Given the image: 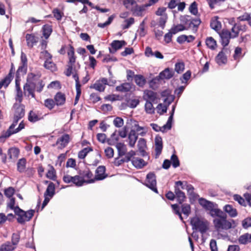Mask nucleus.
<instances>
[{"label": "nucleus", "instance_id": "1", "mask_svg": "<svg viewBox=\"0 0 251 251\" xmlns=\"http://www.w3.org/2000/svg\"><path fill=\"white\" fill-rule=\"evenodd\" d=\"M180 21L184 25L187 26V27H186L184 25L181 24H178L176 25H173L171 29L174 34H175L179 31H182L184 30L191 28L194 33H196L198 31L199 26L201 22L200 18H194L189 15L181 16L180 17Z\"/></svg>", "mask_w": 251, "mask_h": 251}, {"label": "nucleus", "instance_id": "2", "mask_svg": "<svg viewBox=\"0 0 251 251\" xmlns=\"http://www.w3.org/2000/svg\"><path fill=\"white\" fill-rule=\"evenodd\" d=\"M199 202L205 210L209 211V214L212 217H218L220 218L225 214L220 209L215 208V205L217 206V204H214L213 202L209 201L204 198H200Z\"/></svg>", "mask_w": 251, "mask_h": 251}, {"label": "nucleus", "instance_id": "3", "mask_svg": "<svg viewBox=\"0 0 251 251\" xmlns=\"http://www.w3.org/2000/svg\"><path fill=\"white\" fill-rule=\"evenodd\" d=\"M40 77V75L35 74L32 73L28 74L27 75V82L24 86V89L28 92V94L32 98H34L35 97L34 92L36 88L37 82L39 81Z\"/></svg>", "mask_w": 251, "mask_h": 251}, {"label": "nucleus", "instance_id": "4", "mask_svg": "<svg viewBox=\"0 0 251 251\" xmlns=\"http://www.w3.org/2000/svg\"><path fill=\"white\" fill-rule=\"evenodd\" d=\"M190 224L193 230L199 231L202 234L206 232L209 229L208 222L198 217L192 218L190 221Z\"/></svg>", "mask_w": 251, "mask_h": 251}, {"label": "nucleus", "instance_id": "5", "mask_svg": "<svg viewBox=\"0 0 251 251\" xmlns=\"http://www.w3.org/2000/svg\"><path fill=\"white\" fill-rule=\"evenodd\" d=\"M15 214L18 216L17 222L21 225H24L26 222L29 221L34 215L35 210L30 209L26 211L20 207H17Z\"/></svg>", "mask_w": 251, "mask_h": 251}, {"label": "nucleus", "instance_id": "6", "mask_svg": "<svg viewBox=\"0 0 251 251\" xmlns=\"http://www.w3.org/2000/svg\"><path fill=\"white\" fill-rule=\"evenodd\" d=\"M156 183L155 173L152 172L149 173L146 176V180L143 184L155 193L158 194V191L156 187Z\"/></svg>", "mask_w": 251, "mask_h": 251}, {"label": "nucleus", "instance_id": "7", "mask_svg": "<svg viewBox=\"0 0 251 251\" xmlns=\"http://www.w3.org/2000/svg\"><path fill=\"white\" fill-rule=\"evenodd\" d=\"M213 223L217 230L228 229L232 227L231 223L226 220V214L223 215L220 219H215L213 220Z\"/></svg>", "mask_w": 251, "mask_h": 251}, {"label": "nucleus", "instance_id": "8", "mask_svg": "<svg viewBox=\"0 0 251 251\" xmlns=\"http://www.w3.org/2000/svg\"><path fill=\"white\" fill-rule=\"evenodd\" d=\"M174 75L175 71L172 68H167L163 71H161L158 75L152 79L151 82L156 83V81L160 80L170 79L173 77Z\"/></svg>", "mask_w": 251, "mask_h": 251}, {"label": "nucleus", "instance_id": "9", "mask_svg": "<svg viewBox=\"0 0 251 251\" xmlns=\"http://www.w3.org/2000/svg\"><path fill=\"white\" fill-rule=\"evenodd\" d=\"M220 36L221 45L223 46V48H226L229 43V39L238 37V33H235L231 34L228 30H223L220 34Z\"/></svg>", "mask_w": 251, "mask_h": 251}, {"label": "nucleus", "instance_id": "10", "mask_svg": "<svg viewBox=\"0 0 251 251\" xmlns=\"http://www.w3.org/2000/svg\"><path fill=\"white\" fill-rule=\"evenodd\" d=\"M107 84V78L102 77L97 80L93 85L90 86V88L95 89L100 92H102L104 91L105 86Z\"/></svg>", "mask_w": 251, "mask_h": 251}, {"label": "nucleus", "instance_id": "11", "mask_svg": "<svg viewBox=\"0 0 251 251\" xmlns=\"http://www.w3.org/2000/svg\"><path fill=\"white\" fill-rule=\"evenodd\" d=\"M70 135L67 133H65L57 139L55 144L56 145H59V149H62L68 145L70 142Z\"/></svg>", "mask_w": 251, "mask_h": 251}, {"label": "nucleus", "instance_id": "12", "mask_svg": "<svg viewBox=\"0 0 251 251\" xmlns=\"http://www.w3.org/2000/svg\"><path fill=\"white\" fill-rule=\"evenodd\" d=\"M227 48H223L222 50L216 56V62L219 65L221 66L226 63L227 59L225 52H227Z\"/></svg>", "mask_w": 251, "mask_h": 251}, {"label": "nucleus", "instance_id": "13", "mask_svg": "<svg viewBox=\"0 0 251 251\" xmlns=\"http://www.w3.org/2000/svg\"><path fill=\"white\" fill-rule=\"evenodd\" d=\"M94 182V179H85L81 178L80 175H76L73 176L72 183L77 187L82 186L84 183H91Z\"/></svg>", "mask_w": 251, "mask_h": 251}, {"label": "nucleus", "instance_id": "14", "mask_svg": "<svg viewBox=\"0 0 251 251\" xmlns=\"http://www.w3.org/2000/svg\"><path fill=\"white\" fill-rule=\"evenodd\" d=\"M126 45V42L124 40H114L110 44L112 49L109 48V52L114 53L117 50L121 49Z\"/></svg>", "mask_w": 251, "mask_h": 251}, {"label": "nucleus", "instance_id": "15", "mask_svg": "<svg viewBox=\"0 0 251 251\" xmlns=\"http://www.w3.org/2000/svg\"><path fill=\"white\" fill-rule=\"evenodd\" d=\"M106 168L104 166H99L96 170V175L94 180H102L105 179L107 175L105 174Z\"/></svg>", "mask_w": 251, "mask_h": 251}, {"label": "nucleus", "instance_id": "16", "mask_svg": "<svg viewBox=\"0 0 251 251\" xmlns=\"http://www.w3.org/2000/svg\"><path fill=\"white\" fill-rule=\"evenodd\" d=\"M154 140L155 154L159 156L161 153L163 149L162 138L159 135H157Z\"/></svg>", "mask_w": 251, "mask_h": 251}, {"label": "nucleus", "instance_id": "17", "mask_svg": "<svg viewBox=\"0 0 251 251\" xmlns=\"http://www.w3.org/2000/svg\"><path fill=\"white\" fill-rule=\"evenodd\" d=\"M54 102L57 106L63 105L66 101L65 95L61 92H57L54 97Z\"/></svg>", "mask_w": 251, "mask_h": 251}, {"label": "nucleus", "instance_id": "18", "mask_svg": "<svg viewBox=\"0 0 251 251\" xmlns=\"http://www.w3.org/2000/svg\"><path fill=\"white\" fill-rule=\"evenodd\" d=\"M138 139V135L136 134V131L131 129L128 135V145L130 147H133Z\"/></svg>", "mask_w": 251, "mask_h": 251}, {"label": "nucleus", "instance_id": "19", "mask_svg": "<svg viewBox=\"0 0 251 251\" xmlns=\"http://www.w3.org/2000/svg\"><path fill=\"white\" fill-rule=\"evenodd\" d=\"M25 114V106L21 104L18 105L15 109L14 117L21 120L23 118Z\"/></svg>", "mask_w": 251, "mask_h": 251}, {"label": "nucleus", "instance_id": "20", "mask_svg": "<svg viewBox=\"0 0 251 251\" xmlns=\"http://www.w3.org/2000/svg\"><path fill=\"white\" fill-rule=\"evenodd\" d=\"M175 193L177 201L179 204H182L186 199L185 193L180 190L179 188H176V190H175Z\"/></svg>", "mask_w": 251, "mask_h": 251}, {"label": "nucleus", "instance_id": "21", "mask_svg": "<svg viewBox=\"0 0 251 251\" xmlns=\"http://www.w3.org/2000/svg\"><path fill=\"white\" fill-rule=\"evenodd\" d=\"M27 66L20 64L19 66L15 75V80H21V75H24L26 74L27 72Z\"/></svg>", "mask_w": 251, "mask_h": 251}, {"label": "nucleus", "instance_id": "22", "mask_svg": "<svg viewBox=\"0 0 251 251\" xmlns=\"http://www.w3.org/2000/svg\"><path fill=\"white\" fill-rule=\"evenodd\" d=\"M148 7L146 4L142 6L136 5L134 7L131 8V11L133 14L137 16H142L143 12L145 10L146 8Z\"/></svg>", "mask_w": 251, "mask_h": 251}, {"label": "nucleus", "instance_id": "23", "mask_svg": "<svg viewBox=\"0 0 251 251\" xmlns=\"http://www.w3.org/2000/svg\"><path fill=\"white\" fill-rule=\"evenodd\" d=\"M25 38L27 43V46L30 48H32L33 46L38 42L37 38L32 34H26Z\"/></svg>", "mask_w": 251, "mask_h": 251}, {"label": "nucleus", "instance_id": "24", "mask_svg": "<svg viewBox=\"0 0 251 251\" xmlns=\"http://www.w3.org/2000/svg\"><path fill=\"white\" fill-rule=\"evenodd\" d=\"M132 165L137 169H141L146 165L147 163L142 158L133 157L131 160Z\"/></svg>", "mask_w": 251, "mask_h": 251}, {"label": "nucleus", "instance_id": "25", "mask_svg": "<svg viewBox=\"0 0 251 251\" xmlns=\"http://www.w3.org/2000/svg\"><path fill=\"white\" fill-rule=\"evenodd\" d=\"M55 194V184L50 182L47 188L46 191L44 193V195L48 196V197L52 198Z\"/></svg>", "mask_w": 251, "mask_h": 251}, {"label": "nucleus", "instance_id": "26", "mask_svg": "<svg viewBox=\"0 0 251 251\" xmlns=\"http://www.w3.org/2000/svg\"><path fill=\"white\" fill-rule=\"evenodd\" d=\"M20 81L15 80V86L17 90V94L15 98L16 100L21 103L23 100L22 91L20 88Z\"/></svg>", "mask_w": 251, "mask_h": 251}, {"label": "nucleus", "instance_id": "27", "mask_svg": "<svg viewBox=\"0 0 251 251\" xmlns=\"http://www.w3.org/2000/svg\"><path fill=\"white\" fill-rule=\"evenodd\" d=\"M195 37L193 35L187 36L185 35H181L177 38L176 41L179 44H181L185 41L187 43L192 42L195 40Z\"/></svg>", "mask_w": 251, "mask_h": 251}, {"label": "nucleus", "instance_id": "28", "mask_svg": "<svg viewBox=\"0 0 251 251\" xmlns=\"http://www.w3.org/2000/svg\"><path fill=\"white\" fill-rule=\"evenodd\" d=\"M224 210L232 218L235 217L237 215V212L235 208L230 204H226L224 207Z\"/></svg>", "mask_w": 251, "mask_h": 251}, {"label": "nucleus", "instance_id": "29", "mask_svg": "<svg viewBox=\"0 0 251 251\" xmlns=\"http://www.w3.org/2000/svg\"><path fill=\"white\" fill-rule=\"evenodd\" d=\"M116 147L118 151L119 157H122L126 154L127 149L124 143H116Z\"/></svg>", "mask_w": 251, "mask_h": 251}, {"label": "nucleus", "instance_id": "30", "mask_svg": "<svg viewBox=\"0 0 251 251\" xmlns=\"http://www.w3.org/2000/svg\"><path fill=\"white\" fill-rule=\"evenodd\" d=\"M16 248L11 242L7 241L0 246V251H13Z\"/></svg>", "mask_w": 251, "mask_h": 251}, {"label": "nucleus", "instance_id": "31", "mask_svg": "<svg viewBox=\"0 0 251 251\" xmlns=\"http://www.w3.org/2000/svg\"><path fill=\"white\" fill-rule=\"evenodd\" d=\"M238 242L240 244L246 245L251 243V234L245 233L241 235L238 238Z\"/></svg>", "mask_w": 251, "mask_h": 251}, {"label": "nucleus", "instance_id": "32", "mask_svg": "<svg viewBox=\"0 0 251 251\" xmlns=\"http://www.w3.org/2000/svg\"><path fill=\"white\" fill-rule=\"evenodd\" d=\"M68 55L69 58L68 65H72L74 66V63L75 62V50L74 47L70 45L69 50L68 51Z\"/></svg>", "mask_w": 251, "mask_h": 251}, {"label": "nucleus", "instance_id": "33", "mask_svg": "<svg viewBox=\"0 0 251 251\" xmlns=\"http://www.w3.org/2000/svg\"><path fill=\"white\" fill-rule=\"evenodd\" d=\"M131 89V86L129 83H125L117 86L116 87L117 91L121 92H129Z\"/></svg>", "mask_w": 251, "mask_h": 251}, {"label": "nucleus", "instance_id": "34", "mask_svg": "<svg viewBox=\"0 0 251 251\" xmlns=\"http://www.w3.org/2000/svg\"><path fill=\"white\" fill-rule=\"evenodd\" d=\"M117 130H115V131L111 135V136L109 138L107 139V142L109 145H116L117 142L118 141L119 139V135L117 134Z\"/></svg>", "mask_w": 251, "mask_h": 251}, {"label": "nucleus", "instance_id": "35", "mask_svg": "<svg viewBox=\"0 0 251 251\" xmlns=\"http://www.w3.org/2000/svg\"><path fill=\"white\" fill-rule=\"evenodd\" d=\"M205 44L211 50H215L217 46L216 41L212 37H208L206 39Z\"/></svg>", "mask_w": 251, "mask_h": 251}, {"label": "nucleus", "instance_id": "36", "mask_svg": "<svg viewBox=\"0 0 251 251\" xmlns=\"http://www.w3.org/2000/svg\"><path fill=\"white\" fill-rule=\"evenodd\" d=\"M26 159L25 158L20 159L17 164V170L20 173L25 172L26 167Z\"/></svg>", "mask_w": 251, "mask_h": 251}, {"label": "nucleus", "instance_id": "37", "mask_svg": "<svg viewBox=\"0 0 251 251\" xmlns=\"http://www.w3.org/2000/svg\"><path fill=\"white\" fill-rule=\"evenodd\" d=\"M44 67L52 72L57 70L56 65L51 61V60L46 59L44 64Z\"/></svg>", "mask_w": 251, "mask_h": 251}, {"label": "nucleus", "instance_id": "38", "mask_svg": "<svg viewBox=\"0 0 251 251\" xmlns=\"http://www.w3.org/2000/svg\"><path fill=\"white\" fill-rule=\"evenodd\" d=\"M134 81L136 84L140 87H143L146 80L145 77L141 75H136L134 76Z\"/></svg>", "mask_w": 251, "mask_h": 251}, {"label": "nucleus", "instance_id": "39", "mask_svg": "<svg viewBox=\"0 0 251 251\" xmlns=\"http://www.w3.org/2000/svg\"><path fill=\"white\" fill-rule=\"evenodd\" d=\"M78 173L79 175L81 177V178H82L84 179V178H88V179H92V177L93 175L91 171L89 170V169H87L83 171L80 170Z\"/></svg>", "mask_w": 251, "mask_h": 251}, {"label": "nucleus", "instance_id": "40", "mask_svg": "<svg viewBox=\"0 0 251 251\" xmlns=\"http://www.w3.org/2000/svg\"><path fill=\"white\" fill-rule=\"evenodd\" d=\"M19 153L20 151L17 148H10L8 151V154L10 159L18 158Z\"/></svg>", "mask_w": 251, "mask_h": 251}, {"label": "nucleus", "instance_id": "41", "mask_svg": "<svg viewBox=\"0 0 251 251\" xmlns=\"http://www.w3.org/2000/svg\"><path fill=\"white\" fill-rule=\"evenodd\" d=\"M52 31V29L51 25H45L43 26V34L46 39L50 37Z\"/></svg>", "mask_w": 251, "mask_h": 251}, {"label": "nucleus", "instance_id": "42", "mask_svg": "<svg viewBox=\"0 0 251 251\" xmlns=\"http://www.w3.org/2000/svg\"><path fill=\"white\" fill-rule=\"evenodd\" d=\"M93 151V149L91 147H86L81 150L78 152V157L79 158L83 159L85 158L87 154Z\"/></svg>", "mask_w": 251, "mask_h": 251}, {"label": "nucleus", "instance_id": "43", "mask_svg": "<svg viewBox=\"0 0 251 251\" xmlns=\"http://www.w3.org/2000/svg\"><path fill=\"white\" fill-rule=\"evenodd\" d=\"M167 91H163L161 93L162 96H166V98L164 99V102L167 104V106L169 105L174 100V96L172 95H168Z\"/></svg>", "mask_w": 251, "mask_h": 251}, {"label": "nucleus", "instance_id": "44", "mask_svg": "<svg viewBox=\"0 0 251 251\" xmlns=\"http://www.w3.org/2000/svg\"><path fill=\"white\" fill-rule=\"evenodd\" d=\"M144 94L148 99L152 102H154L156 99V93L152 90H145Z\"/></svg>", "mask_w": 251, "mask_h": 251}, {"label": "nucleus", "instance_id": "45", "mask_svg": "<svg viewBox=\"0 0 251 251\" xmlns=\"http://www.w3.org/2000/svg\"><path fill=\"white\" fill-rule=\"evenodd\" d=\"M151 102L152 101H150L147 100L145 105V109L146 113L150 114L154 113V109Z\"/></svg>", "mask_w": 251, "mask_h": 251}, {"label": "nucleus", "instance_id": "46", "mask_svg": "<svg viewBox=\"0 0 251 251\" xmlns=\"http://www.w3.org/2000/svg\"><path fill=\"white\" fill-rule=\"evenodd\" d=\"M210 26L212 29L215 31H218L221 28V23L217 19L212 20L210 22Z\"/></svg>", "mask_w": 251, "mask_h": 251}, {"label": "nucleus", "instance_id": "47", "mask_svg": "<svg viewBox=\"0 0 251 251\" xmlns=\"http://www.w3.org/2000/svg\"><path fill=\"white\" fill-rule=\"evenodd\" d=\"M46 176L48 178L53 180H56V172L54 169L52 167L51 169L48 170L46 174Z\"/></svg>", "mask_w": 251, "mask_h": 251}, {"label": "nucleus", "instance_id": "48", "mask_svg": "<svg viewBox=\"0 0 251 251\" xmlns=\"http://www.w3.org/2000/svg\"><path fill=\"white\" fill-rule=\"evenodd\" d=\"M115 16L114 14H113L111 15L109 18H108V20L104 23H99L98 24V26L100 28H104L107 25H109L111 24V23L112 22L113 20H114Z\"/></svg>", "mask_w": 251, "mask_h": 251}, {"label": "nucleus", "instance_id": "49", "mask_svg": "<svg viewBox=\"0 0 251 251\" xmlns=\"http://www.w3.org/2000/svg\"><path fill=\"white\" fill-rule=\"evenodd\" d=\"M171 162L174 168H176L179 166L180 162L176 155L173 154L171 157Z\"/></svg>", "mask_w": 251, "mask_h": 251}, {"label": "nucleus", "instance_id": "50", "mask_svg": "<svg viewBox=\"0 0 251 251\" xmlns=\"http://www.w3.org/2000/svg\"><path fill=\"white\" fill-rule=\"evenodd\" d=\"M20 240L19 232L13 233L11 237V243L16 247L18 244Z\"/></svg>", "mask_w": 251, "mask_h": 251}, {"label": "nucleus", "instance_id": "51", "mask_svg": "<svg viewBox=\"0 0 251 251\" xmlns=\"http://www.w3.org/2000/svg\"><path fill=\"white\" fill-rule=\"evenodd\" d=\"M189 10L192 14L194 15H197L198 14V5L196 1H194L189 6Z\"/></svg>", "mask_w": 251, "mask_h": 251}, {"label": "nucleus", "instance_id": "52", "mask_svg": "<svg viewBox=\"0 0 251 251\" xmlns=\"http://www.w3.org/2000/svg\"><path fill=\"white\" fill-rule=\"evenodd\" d=\"M181 211L184 215L188 216L191 212L190 205L187 203L181 204Z\"/></svg>", "mask_w": 251, "mask_h": 251}, {"label": "nucleus", "instance_id": "53", "mask_svg": "<svg viewBox=\"0 0 251 251\" xmlns=\"http://www.w3.org/2000/svg\"><path fill=\"white\" fill-rule=\"evenodd\" d=\"M45 106L50 110H51L56 105L54 101L51 99H47L44 101Z\"/></svg>", "mask_w": 251, "mask_h": 251}, {"label": "nucleus", "instance_id": "54", "mask_svg": "<svg viewBox=\"0 0 251 251\" xmlns=\"http://www.w3.org/2000/svg\"><path fill=\"white\" fill-rule=\"evenodd\" d=\"M185 65L183 62H177L175 64V71L178 74L182 72L184 70Z\"/></svg>", "mask_w": 251, "mask_h": 251}, {"label": "nucleus", "instance_id": "55", "mask_svg": "<svg viewBox=\"0 0 251 251\" xmlns=\"http://www.w3.org/2000/svg\"><path fill=\"white\" fill-rule=\"evenodd\" d=\"M191 76V72L190 70H188L185 72L180 78L181 83H187V81L190 78Z\"/></svg>", "mask_w": 251, "mask_h": 251}, {"label": "nucleus", "instance_id": "56", "mask_svg": "<svg viewBox=\"0 0 251 251\" xmlns=\"http://www.w3.org/2000/svg\"><path fill=\"white\" fill-rule=\"evenodd\" d=\"M167 20V15L166 14L164 16L159 18L158 20V25L161 27L162 29L165 28V24Z\"/></svg>", "mask_w": 251, "mask_h": 251}, {"label": "nucleus", "instance_id": "57", "mask_svg": "<svg viewBox=\"0 0 251 251\" xmlns=\"http://www.w3.org/2000/svg\"><path fill=\"white\" fill-rule=\"evenodd\" d=\"M28 119L30 122L35 123L38 121L39 118L36 114L30 111L28 114Z\"/></svg>", "mask_w": 251, "mask_h": 251}, {"label": "nucleus", "instance_id": "58", "mask_svg": "<svg viewBox=\"0 0 251 251\" xmlns=\"http://www.w3.org/2000/svg\"><path fill=\"white\" fill-rule=\"evenodd\" d=\"M113 124L116 127H121L124 125V120L121 117H117L113 121Z\"/></svg>", "mask_w": 251, "mask_h": 251}, {"label": "nucleus", "instance_id": "59", "mask_svg": "<svg viewBox=\"0 0 251 251\" xmlns=\"http://www.w3.org/2000/svg\"><path fill=\"white\" fill-rule=\"evenodd\" d=\"M52 12L54 17L56 18L57 20L59 21L61 20L63 13H62L58 8H54Z\"/></svg>", "mask_w": 251, "mask_h": 251}, {"label": "nucleus", "instance_id": "60", "mask_svg": "<svg viewBox=\"0 0 251 251\" xmlns=\"http://www.w3.org/2000/svg\"><path fill=\"white\" fill-rule=\"evenodd\" d=\"M12 80L9 78H7L6 76H5L0 81V89L2 88V87H4V88H6L8 87L9 84L10 83Z\"/></svg>", "mask_w": 251, "mask_h": 251}, {"label": "nucleus", "instance_id": "61", "mask_svg": "<svg viewBox=\"0 0 251 251\" xmlns=\"http://www.w3.org/2000/svg\"><path fill=\"white\" fill-rule=\"evenodd\" d=\"M15 134L14 133V130H11L8 128L7 130L3 134L0 136V142L2 141V139L9 137L11 135Z\"/></svg>", "mask_w": 251, "mask_h": 251}, {"label": "nucleus", "instance_id": "62", "mask_svg": "<svg viewBox=\"0 0 251 251\" xmlns=\"http://www.w3.org/2000/svg\"><path fill=\"white\" fill-rule=\"evenodd\" d=\"M242 226L245 229L251 227V217L245 218L242 222Z\"/></svg>", "mask_w": 251, "mask_h": 251}, {"label": "nucleus", "instance_id": "63", "mask_svg": "<svg viewBox=\"0 0 251 251\" xmlns=\"http://www.w3.org/2000/svg\"><path fill=\"white\" fill-rule=\"evenodd\" d=\"M126 24L122 25V28L126 29L128 28L131 25L134 24V19L133 18H130L126 20L125 21Z\"/></svg>", "mask_w": 251, "mask_h": 251}, {"label": "nucleus", "instance_id": "64", "mask_svg": "<svg viewBox=\"0 0 251 251\" xmlns=\"http://www.w3.org/2000/svg\"><path fill=\"white\" fill-rule=\"evenodd\" d=\"M15 192V189L12 187H9L4 190V195L8 198H10L12 197Z\"/></svg>", "mask_w": 251, "mask_h": 251}]
</instances>
